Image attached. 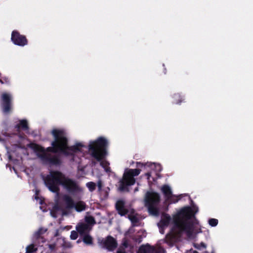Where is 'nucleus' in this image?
I'll return each mask as SVG.
<instances>
[{"instance_id":"nucleus-22","label":"nucleus","mask_w":253,"mask_h":253,"mask_svg":"<svg viewBox=\"0 0 253 253\" xmlns=\"http://www.w3.org/2000/svg\"><path fill=\"white\" fill-rule=\"evenodd\" d=\"M209 223L211 226H215L218 223V220L216 219L211 218L209 220Z\"/></svg>"},{"instance_id":"nucleus-2","label":"nucleus","mask_w":253,"mask_h":253,"mask_svg":"<svg viewBox=\"0 0 253 253\" xmlns=\"http://www.w3.org/2000/svg\"><path fill=\"white\" fill-rule=\"evenodd\" d=\"M54 140L52 142V147L44 149L41 146L33 144L32 149L37 155L44 162L57 164L59 160L57 158L53 156L51 153L60 151L66 155H72L74 153H83L86 147L82 143H77L72 147H68L66 134L61 129L55 128L51 131Z\"/></svg>"},{"instance_id":"nucleus-1","label":"nucleus","mask_w":253,"mask_h":253,"mask_svg":"<svg viewBox=\"0 0 253 253\" xmlns=\"http://www.w3.org/2000/svg\"><path fill=\"white\" fill-rule=\"evenodd\" d=\"M195 208L185 207L171 218L167 214L163 213L158 223L160 232L164 234V230L169 224H172L170 232L166 236V241L169 244L175 242L179 235L185 233L189 238H193L198 232L196 225L193 222Z\"/></svg>"},{"instance_id":"nucleus-12","label":"nucleus","mask_w":253,"mask_h":253,"mask_svg":"<svg viewBox=\"0 0 253 253\" xmlns=\"http://www.w3.org/2000/svg\"><path fill=\"white\" fill-rule=\"evenodd\" d=\"M2 101V107L5 113L8 112L11 108V95L7 93H4L1 96Z\"/></svg>"},{"instance_id":"nucleus-14","label":"nucleus","mask_w":253,"mask_h":253,"mask_svg":"<svg viewBox=\"0 0 253 253\" xmlns=\"http://www.w3.org/2000/svg\"><path fill=\"white\" fill-rule=\"evenodd\" d=\"M76 229L81 236H83L87 233L91 227L87 224L81 222L77 225Z\"/></svg>"},{"instance_id":"nucleus-7","label":"nucleus","mask_w":253,"mask_h":253,"mask_svg":"<svg viewBox=\"0 0 253 253\" xmlns=\"http://www.w3.org/2000/svg\"><path fill=\"white\" fill-rule=\"evenodd\" d=\"M160 201L159 195L154 192H148L145 196V205L148 207L150 213L153 215L158 214V210L156 208V205Z\"/></svg>"},{"instance_id":"nucleus-36","label":"nucleus","mask_w":253,"mask_h":253,"mask_svg":"<svg viewBox=\"0 0 253 253\" xmlns=\"http://www.w3.org/2000/svg\"><path fill=\"white\" fill-rule=\"evenodd\" d=\"M136 240L138 242H140L141 240L139 239H136Z\"/></svg>"},{"instance_id":"nucleus-21","label":"nucleus","mask_w":253,"mask_h":253,"mask_svg":"<svg viewBox=\"0 0 253 253\" xmlns=\"http://www.w3.org/2000/svg\"><path fill=\"white\" fill-rule=\"evenodd\" d=\"M86 186L90 191H92L95 189V184L92 182H89L86 183Z\"/></svg>"},{"instance_id":"nucleus-29","label":"nucleus","mask_w":253,"mask_h":253,"mask_svg":"<svg viewBox=\"0 0 253 253\" xmlns=\"http://www.w3.org/2000/svg\"><path fill=\"white\" fill-rule=\"evenodd\" d=\"M97 186H98V187L99 190H100V189H101V186H102L101 182L100 181H99V182H98Z\"/></svg>"},{"instance_id":"nucleus-6","label":"nucleus","mask_w":253,"mask_h":253,"mask_svg":"<svg viewBox=\"0 0 253 253\" xmlns=\"http://www.w3.org/2000/svg\"><path fill=\"white\" fill-rule=\"evenodd\" d=\"M140 172L139 169H126L123 178L120 181L119 189L122 191L127 190V186H130L135 183V179L134 177L138 175Z\"/></svg>"},{"instance_id":"nucleus-10","label":"nucleus","mask_w":253,"mask_h":253,"mask_svg":"<svg viewBox=\"0 0 253 253\" xmlns=\"http://www.w3.org/2000/svg\"><path fill=\"white\" fill-rule=\"evenodd\" d=\"M158 243L155 246H151L149 244L141 246L139 250V253H165L163 248Z\"/></svg>"},{"instance_id":"nucleus-9","label":"nucleus","mask_w":253,"mask_h":253,"mask_svg":"<svg viewBox=\"0 0 253 253\" xmlns=\"http://www.w3.org/2000/svg\"><path fill=\"white\" fill-rule=\"evenodd\" d=\"M161 190L167 202L175 203L179 200V196L172 194V189L170 186L164 185L161 187Z\"/></svg>"},{"instance_id":"nucleus-13","label":"nucleus","mask_w":253,"mask_h":253,"mask_svg":"<svg viewBox=\"0 0 253 253\" xmlns=\"http://www.w3.org/2000/svg\"><path fill=\"white\" fill-rule=\"evenodd\" d=\"M104 247L110 251L114 250L117 246L115 240L111 236H108L105 240L103 241Z\"/></svg>"},{"instance_id":"nucleus-26","label":"nucleus","mask_w":253,"mask_h":253,"mask_svg":"<svg viewBox=\"0 0 253 253\" xmlns=\"http://www.w3.org/2000/svg\"><path fill=\"white\" fill-rule=\"evenodd\" d=\"M35 199L37 200L38 202H39V204L42 205L43 204V201L42 198H40L38 196V194L37 193H36V196L35 197Z\"/></svg>"},{"instance_id":"nucleus-19","label":"nucleus","mask_w":253,"mask_h":253,"mask_svg":"<svg viewBox=\"0 0 253 253\" xmlns=\"http://www.w3.org/2000/svg\"><path fill=\"white\" fill-rule=\"evenodd\" d=\"M46 230L44 228H41L39 230V231L36 233L35 236L37 237L38 240H42V242H43V239L42 237H41V235L45 233Z\"/></svg>"},{"instance_id":"nucleus-32","label":"nucleus","mask_w":253,"mask_h":253,"mask_svg":"<svg viewBox=\"0 0 253 253\" xmlns=\"http://www.w3.org/2000/svg\"><path fill=\"white\" fill-rule=\"evenodd\" d=\"M132 231V229H130L128 231V232L127 233V234H128L129 233H131V232Z\"/></svg>"},{"instance_id":"nucleus-35","label":"nucleus","mask_w":253,"mask_h":253,"mask_svg":"<svg viewBox=\"0 0 253 253\" xmlns=\"http://www.w3.org/2000/svg\"><path fill=\"white\" fill-rule=\"evenodd\" d=\"M8 158H9V160H11V155H9Z\"/></svg>"},{"instance_id":"nucleus-17","label":"nucleus","mask_w":253,"mask_h":253,"mask_svg":"<svg viewBox=\"0 0 253 253\" xmlns=\"http://www.w3.org/2000/svg\"><path fill=\"white\" fill-rule=\"evenodd\" d=\"M17 127L19 129L27 130L28 129V126L27 121L24 120L20 121L19 124L17 125Z\"/></svg>"},{"instance_id":"nucleus-30","label":"nucleus","mask_w":253,"mask_h":253,"mask_svg":"<svg viewBox=\"0 0 253 253\" xmlns=\"http://www.w3.org/2000/svg\"><path fill=\"white\" fill-rule=\"evenodd\" d=\"M71 228H72V226H67L64 227L63 229H66L67 230H70Z\"/></svg>"},{"instance_id":"nucleus-24","label":"nucleus","mask_w":253,"mask_h":253,"mask_svg":"<svg viewBox=\"0 0 253 253\" xmlns=\"http://www.w3.org/2000/svg\"><path fill=\"white\" fill-rule=\"evenodd\" d=\"M9 81L8 78L6 77H2L1 74H0V82L3 84L4 83H8Z\"/></svg>"},{"instance_id":"nucleus-38","label":"nucleus","mask_w":253,"mask_h":253,"mask_svg":"<svg viewBox=\"0 0 253 253\" xmlns=\"http://www.w3.org/2000/svg\"><path fill=\"white\" fill-rule=\"evenodd\" d=\"M77 243H80V240H78V241H77Z\"/></svg>"},{"instance_id":"nucleus-37","label":"nucleus","mask_w":253,"mask_h":253,"mask_svg":"<svg viewBox=\"0 0 253 253\" xmlns=\"http://www.w3.org/2000/svg\"><path fill=\"white\" fill-rule=\"evenodd\" d=\"M41 209L43 211H44L45 210H42V207H40Z\"/></svg>"},{"instance_id":"nucleus-8","label":"nucleus","mask_w":253,"mask_h":253,"mask_svg":"<svg viewBox=\"0 0 253 253\" xmlns=\"http://www.w3.org/2000/svg\"><path fill=\"white\" fill-rule=\"evenodd\" d=\"M116 209L119 213L121 215L128 214L130 220L133 224H136L139 220V216L133 210H126L125 206V202L123 200H119L116 203Z\"/></svg>"},{"instance_id":"nucleus-31","label":"nucleus","mask_w":253,"mask_h":253,"mask_svg":"<svg viewBox=\"0 0 253 253\" xmlns=\"http://www.w3.org/2000/svg\"><path fill=\"white\" fill-rule=\"evenodd\" d=\"M146 175L148 176L147 178L149 179V177L151 175V173L150 172H148L146 173Z\"/></svg>"},{"instance_id":"nucleus-23","label":"nucleus","mask_w":253,"mask_h":253,"mask_svg":"<svg viewBox=\"0 0 253 253\" xmlns=\"http://www.w3.org/2000/svg\"><path fill=\"white\" fill-rule=\"evenodd\" d=\"M78 237V233L76 231H71V235H70V238L72 240H75Z\"/></svg>"},{"instance_id":"nucleus-25","label":"nucleus","mask_w":253,"mask_h":253,"mask_svg":"<svg viewBox=\"0 0 253 253\" xmlns=\"http://www.w3.org/2000/svg\"><path fill=\"white\" fill-rule=\"evenodd\" d=\"M195 248H196L198 249L201 250L202 249H205L206 247V246L205 244L202 243L200 244H196L195 245Z\"/></svg>"},{"instance_id":"nucleus-27","label":"nucleus","mask_w":253,"mask_h":253,"mask_svg":"<svg viewBox=\"0 0 253 253\" xmlns=\"http://www.w3.org/2000/svg\"><path fill=\"white\" fill-rule=\"evenodd\" d=\"M117 253H125L124 248L122 247L118 249Z\"/></svg>"},{"instance_id":"nucleus-20","label":"nucleus","mask_w":253,"mask_h":253,"mask_svg":"<svg viewBox=\"0 0 253 253\" xmlns=\"http://www.w3.org/2000/svg\"><path fill=\"white\" fill-rule=\"evenodd\" d=\"M85 222L84 223L87 224L91 227V225L95 223L94 218L91 216H87L85 218Z\"/></svg>"},{"instance_id":"nucleus-16","label":"nucleus","mask_w":253,"mask_h":253,"mask_svg":"<svg viewBox=\"0 0 253 253\" xmlns=\"http://www.w3.org/2000/svg\"><path fill=\"white\" fill-rule=\"evenodd\" d=\"M82 236L83 240L85 244L88 245H90L92 244L93 238L90 235L88 234V233Z\"/></svg>"},{"instance_id":"nucleus-11","label":"nucleus","mask_w":253,"mask_h":253,"mask_svg":"<svg viewBox=\"0 0 253 253\" xmlns=\"http://www.w3.org/2000/svg\"><path fill=\"white\" fill-rule=\"evenodd\" d=\"M11 40L14 44L20 46H23L27 43V40L24 36L20 35L15 31L12 33Z\"/></svg>"},{"instance_id":"nucleus-33","label":"nucleus","mask_w":253,"mask_h":253,"mask_svg":"<svg viewBox=\"0 0 253 253\" xmlns=\"http://www.w3.org/2000/svg\"><path fill=\"white\" fill-rule=\"evenodd\" d=\"M123 246L125 247V248L126 247L127 244L126 243H124Z\"/></svg>"},{"instance_id":"nucleus-18","label":"nucleus","mask_w":253,"mask_h":253,"mask_svg":"<svg viewBox=\"0 0 253 253\" xmlns=\"http://www.w3.org/2000/svg\"><path fill=\"white\" fill-rule=\"evenodd\" d=\"M37 250V248L36 247V245L31 244L26 247V252L25 253H34Z\"/></svg>"},{"instance_id":"nucleus-34","label":"nucleus","mask_w":253,"mask_h":253,"mask_svg":"<svg viewBox=\"0 0 253 253\" xmlns=\"http://www.w3.org/2000/svg\"><path fill=\"white\" fill-rule=\"evenodd\" d=\"M3 140L0 137V142H3Z\"/></svg>"},{"instance_id":"nucleus-15","label":"nucleus","mask_w":253,"mask_h":253,"mask_svg":"<svg viewBox=\"0 0 253 253\" xmlns=\"http://www.w3.org/2000/svg\"><path fill=\"white\" fill-rule=\"evenodd\" d=\"M141 168L144 170H148L149 169L154 170L155 169L157 170H161V166L159 164H152V163H148L145 165L140 164Z\"/></svg>"},{"instance_id":"nucleus-5","label":"nucleus","mask_w":253,"mask_h":253,"mask_svg":"<svg viewBox=\"0 0 253 253\" xmlns=\"http://www.w3.org/2000/svg\"><path fill=\"white\" fill-rule=\"evenodd\" d=\"M107 140L104 137H99L97 139L90 141L89 143L88 149L91 155L97 160L100 162V165L106 171H110L109 163L103 160L106 155L105 147L107 144Z\"/></svg>"},{"instance_id":"nucleus-3","label":"nucleus","mask_w":253,"mask_h":253,"mask_svg":"<svg viewBox=\"0 0 253 253\" xmlns=\"http://www.w3.org/2000/svg\"><path fill=\"white\" fill-rule=\"evenodd\" d=\"M44 182L49 191L58 193L60 184L69 192L76 194L83 192V189L74 180L65 177L58 171H51L43 178Z\"/></svg>"},{"instance_id":"nucleus-4","label":"nucleus","mask_w":253,"mask_h":253,"mask_svg":"<svg viewBox=\"0 0 253 253\" xmlns=\"http://www.w3.org/2000/svg\"><path fill=\"white\" fill-rule=\"evenodd\" d=\"M63 204L57 203L50 211V214L53 217H57L58 215L67 214L66 210L75 208L78 211H82L85 209V204L82 201H79L74 204L72 198L68 195H65L62 197Z\"/></svg>"},{"instance_id":"nucleus-28","label":"nucleus","mask_w":253,"mask_h":253,"mask_svg":"<svg viewBox=\"0 0 253 253\" xmlns=\"http://www.w3.org/2000/svg\"><path fill=\"white\" fill-rule=\"evenodd\" d=\"M186 253H198L196 251H194L193 250H190L188 251Z\"/></svg>"}]
</instances>
